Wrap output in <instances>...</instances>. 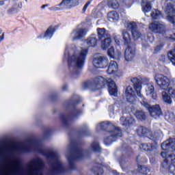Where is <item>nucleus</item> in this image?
I'll list each match as a JSON object with an SVG mask.
<instances>
[{"label": "nucleus", "instance_id": "nucleus-1", "mask_svg": "<svg viewBox=\"0 0 175 175\" xmlns=\"http://www.w3.org/2000/svg\"><path fill=\"white\" fill-rule=\"evenodd\" d=\"M37 151L46 157L49 163L51 175L66 173L68 170L61 163L58 152L43 148L40 142L36 139H28L18 144H0V175H42L44 162L42 159L36 157L30 160L25 166L21 161L11 158L15 152H31Z\"/></svg>", "mask_w": 175, "mask_h": 175}, {"label": "nucleus", "instance_id": "nucleus-2", "mask_svg": "<svg viewBox=\"0 0 175 175\" xmlns=\"http://www.w3.org/2000/svg\"><path fill=\"white\" fill-rule=\"evenodd\" d=\"M163 152H161L162 158H165L161 163L164 170L170 172V174L175 175V154H167V151H175V139H170L161 144Z\"/></svg>", "mask_w": 175, "mask_h": 175}, {"label": "nucleus", "instance_id": "nucleus-3", "mask_svg": "<svg viewBox=\"0 0 175 175\" xmlns=\"http://www.w3.org/2000/svg\"><path fill=\"white\" fill-rule=\"evenodd\" d=\"M69 54L72 55L68 58V68L70 70H72V72L76 73L77 68H83V66H84L85 58H87V54H88V49H83L79 51L77 48L74 46L69 51L68 50V47H66L64 53L65 57H69Z\"/></svg>", "mask_w": 175, "mask_h": 175}, {"label": "nucleus", "instance_id": "nucleus-4", "mask_svg": "<svg viewBox=\"0 0 175 175\" xmlns=\"http://www.w3.org/2000/svg\"><path fill=\"white\" fill-rule=\"evenodd\" d=\"M131 82L133 84L134 89L136 91L137 95L139 97L140 103L150 113L153 118H159L162 116V109L159 105L150 106L147 100L143 97L140 91H142V81L137 77L131 79Z\"/></svg>", "mask_w": 175, "mask_h": 175}, {"label": "nucleus", "instance_id": "nucleus-5", "mask_svg": "<svg viewBox=\"0 0 175 175\" xmlns=\"http://www.w3.org/2000/svg\"><path fill=\"white\" fill-rule=\"evenodd\" d=\"M101 129L102 131H107V137L105 138L104 143L106 146L111 144L113 142L117 140V137H122V131L118 127L113 125L109 122H103L97 125L96 129Z\"/></svg>", "mask_w": 175, "mask_h": 175}, {"label": "nucleus", "instance_id": "nucleus-6", "mask_svg": "<svg viewBox=\"0 0 175 175\" xmlns=\"http://www.w3.org/2000/svg\"><path fill=\"white\" fill-rule=\"evenodd\" d=\"M105 85H107L108 91L110 95L117 96L118 92L117 86L116 85L114 81H112V79L110 78L105 79L103 78V77H96L92 84V88L94 90V91H96V90H102Z\"/></svg>", "mask_w": 175, "mask_h": 175}, {"label": "nucleus", "instance_id": "nucleus-7", "mask_svg": "<svg viewBox=\"0 0 175 175\" xmlns=\"http://www.w3.org/2000/svg\"><path fill=\"white\" fill-rule=\"evenodd\" d=\"M68 149L70 152L67 156L68 165L70 169L73 170V169H75L76 167L75 162L78 159H83V158H84L85 152L75 142H71L70 146H68Z\"/></svg>", "mask_w": 175, "mask_h": 175}, {"label": "nucleus", "instance_id": "nucleus-8", "mask_svg": "<svg viewBox=\"0 0 175 175\" xmlns=\"http://www.w3.org/2000/svg\"><path fill=\"white\" fill-rule=\"evenodd\" d=\"M164 4V12L165 13L166 19L175 26V0H161Z\"/></svg>", "mask_w": 175, "mask_h": 175}, {"label": "nucleus", "instance_id": "nucleus-9", "mask_svg": "<svg viewBox=\"0 0 175 175\" xmlns=\"http://www.w3.org/2000/svg\"><path fill=\"white\" fill-rule=\"evenodd\" d=\"M154 80L157 85L161 90H166L169 88V85H170V79L162 74L156 75L154 76Z\"/></svg>", "mask_w": 175, "mask_h": 175}, {"label": "nucleus", "instance_id": "nucleus-10", "mask_svg": "<svg viewBox=\"0 0 175 175\" xmlns=\"http://www.w3.org/2000/svg\"><path fill=\"white\" fill-rule=\"evenodd\" d=\"M149 29L153 33L163 35L166 32V25L163 22L154 21L149 25Z\"/></svg>", "mask_w": 175, "mask_h": 175}, {"label": "nucleus", "instance_id": "nucleus-11", "mask_svg": "<svg viewBox=\"0 0 175 175\" xmlns=\"http://www.w3.org/2000/svg\"><path fill=\"white\" fill-rule=\"evenodd\" d=\"M136 57V44H131L128 45L124 51V59L127 62H131Z\"/></svg>", "mask_w": 175, "mask_h": 175}, {"label": "nucleus", "instance_id": "nucleus-12", "mask_svg": "<svg viewBox=\"0 0 175 175\" xmlns=\"http://www.w3.org/2000/svg\"><path fill=\"white\" fill-rule=\"evenodd\" d=\"M93 65L94 68L103 69L107 68V65H109V59L105 56L94 57L93 59Z\"/></svg>", "mask_w": 175, "mask_h": 175}, {"label": "nucleus", "instance_id": "nucleus-13", "mask_svg": "<svg viewBox=\"0 0 175 175\" xmlns=\"http://www.w3.org/2000/svg\"><path fill=\"white\" fill-rule=\"evenodd\" d=\"M83 113V111L80 109H74L71 112L70 116L68 115H61V118L64 125H68L70 122V118H78Z\"/></svg>", "mask_w": 175, "mask_h": 175}, {"label": "nucleus", "instance_id": "nucleus-14", "mask_svg": "<svg viewBox=\"0 0 175 175\" xmlns=\"http://www.w3.org/2000/svg\"><path fill=\"white\" fill-rule=\"evenodd\" d=\"M88 30L84 28H77L72 31L70 34L72 40H77L78 39H82L85 35H87Z\"/></svg>", "mask_w": 175, "mask_h": 175}, {"label": "nucleus", "instance_id": "nucleus-15", "mask_svg": "<svg viewBox=\"0 0 175 175\" xmlns=\"http://www.w3.org/2000/svg\"><path fill=\"white\" fill-rule=\"evenodd\" d=\"M168 94L166 92H162L163 100L168 105H172V98H175V90L172 88H168ZM171 96V97H170Z\"/></svg>", "mask_w": 175, "mask_h": 175}, {"label": "nucleus", "instance_id": "nucleus-16", "mask_svg": "<svg viewBox=\"0 0 175 175\" xmlns=\"http://www.w3.org/2000/svg\"><path fill=\"white\" fill-rule=\"evenodd\" d=\"M77 5H79L78 0H62L59 3V6H62L64 9H70L75 6H77Z\"/></svg>", "mask_w": 175, "mask_h": 175}, {"label": "nucleus", "instance_id": "nucleus-17", "mask_svg": "<svg viewBox=\"0 0 175 175\" xmlns=\"http://www.w3.org/2000/svg\"><path fill=\"white\" fill-rule=\"evenodd\" d=\"M126 97L129 103H133L136 100V94L131 86H128L126 89Z\"/></svg>", "mask_w": 175, "mask_h": 175}, {"label": "nucleus", "instance_id": "nucleus-18", "mask_svg": "<svg viewBox=\"0 0 175 175\" xmlns=\"http://www.w3.org/2000/svg\"><path fill=\"white\" fill-rule=\"evenodd\" d=\"M155 0H142L141 5L142 8V11L147 16V13L151 12V2H154Z\"/></svg>", "mask_w": 175, "mask_h": 175}, {"label": "nucleus", "instance_id": "nucleus-19", "mask_svg": "<svg viewBox=\"0 0 175 175\" xmlns=\"http://www.w3.org/2000/svg\"><path fill=\"white\" fill-rule=\"evenodd\" d=\"M120 120L122 122V125L123 126H131V125H135L136 122L135 118L131 116H129L126 118L124 117H121Z\"/></svg>", "mask_w": 175, "mask_h": 175}, {"label": "nucleus", "instance_id": "nucleus-20", "mask_svg": "<svg viewBox=\"0 0 175 175\" xmlns=\"http://www.w3.org/2000/svg\"><path fill=\"white\" fill-rule=\"evenodd\" d=\"M136 132L138 136H140L141 137L143 136L150 137V136H151V131L144 126H139Z\"/></svg>", "mask_w": 175, "mask_h": 175}, {"label": "nucleus", "instance_id": "nucleus-21", "mask_svg": "<svg viewBox=\"0 0 175 175\" xmlns=\"http://www.w3.org/2000/svg\"><path fill=\"white\" fill-rule=\"evenodd\" d=\"M118 71V64L115 61H111L108 69L107 70V73L108 75H114L116 72Z\"/></svg>", "mask_w": 175, "mask_h": 175}, {"label": "nucleus", "instance_id": "nucleus-22", "mask_svg": "<svg viewBox=\"0 0 175 175\" xmlns=\"http://www.w3.org/2000/svg\"><path fill=\"white\" fill-rule=\"evenodd\" d=\"M97 34L100 40H103V39L110 37L109 31H106L105 28H97Z\"/></svg>", "mask_w": 175, "mask_h": 175}, {"label": "nucleus", "instance_id": "nucleus-23", "mask_svg": "<svg viewBox=\"0 0 175 175\" xmlns=\"http://www.w3.org/2000/svg\"><path fill=\"white\" fill-rule=\"evenodd\" d=\"M154 91H155V88H154V83H147L146 89V95H152V99H157V94L154 93Z\"/></svg>", "mask_w": 175, "mask_h": 175}, {"label": "nucleus", "instance_id": "nucleus-24", "mask_svg": "<svg viewBox=\"0 0 175 175\" xmlns=\"http://www.w3.org/2000/svg\"><path fill=\"white\" fill-rule=\"evenodd\" d=\"M107 54L109 57L111 58H113V59H118L120 57H121V51H114V47L111 46L107 51Z\"/></svg>", "mask_w": 175, "mask_h": 175}, {"label": "nucleus", "instance_id": "nucleus-25", "mask_svg": "<svg viewBox=\"0 0 175 175\" xmlns=\"http://www.w3.org/2000/svg\"><path fill=\"white\" fill-rule=\"evenodd\" d=\"M139 148H141V150H144V151H154V150H155V148H157V146L152 143H144V144H142L139 146Z\"/></svg>", "mask_w": 175, "mask_h": 175}, {"label": "nucleus", "instance_id": "nucleus-26", "mask_svg": "<svg viewBox=\"0 0 175 175\" xmlns=\"http://www.w3.org/2000/svg\"><path fill=\"white\" fill-rule=\"evenodd\" d=\"M100 165L103 166V163H96L94 166L92 168L91 172L96 175L103 174V169L100 168Z\"/></svg>", "mask_w": 175, "mask_h": 175}, {"label": "nucleus", "instance_id": "nucleus-27", "mask_svg": "<svg viewBox=\"0 0 175 175\" xmlns=\"http://www.w3.org/2000/svg\"><path fill=\"white\" fill-rule=\"evenodd\" d=\"M122 36L124 42V44H126L127 46H129V44H135V43L131 42V34H129L126 30H122Z\"/></svg>", "mask_w": 175, "mask_h": 175}, {"label": "nucleus", "instance_id": "nucleus-28", "mask_svg": "<svg viewBox=\"0 0 175 175\" xmlns=\"http://www.w3.org/2000/svg\"><path fill=\"white\" fill-rule=\"evenodd\" d=\"M85 43L89 46V47H95V46L98 44V39L96 37L92 36L85 40Z\"/></svg>", "mask_w": 175, "mask_h": 175}, {"label": "nucleus", "instance_id": "nucleus-29", "mask_svg": "<svg viewBox=\"0 0 175 175\" xmlns=\"http://www.w3.org/2000/svg\"><path fill=\"white\" fill-rule=\"evenodd\" d=\"M150 16L152 17V20H160L163 17L162 12L158 10H153L150 13Z\"/></svg>", "mask_w": 175, "mask_h": 175}, {"label": "nucleus", "instance_id": "nucleus-30", "mask_svg": "<svg viewBox=\"0 0 175 175\" xmlns=\"http://www.w3.org/2000/svg\"><path fill=\"white\" fill-rule=\"evenodd\" d=\"M111 44V38L107 37V38H103L101 41V47L103 50H106L108 47L110 46Z\"/></svg>", "mask_w": 175, "mask_h": 175}, {"label": "nucleus", "instance_id": "nucleus-31", "mask_svg": "<svg viewBox=\"0 0 175 175\" xmlns=\"http://www.w3.org/2000/svg\"><path fill=\"white\" fill-rule=\"evenodd\" d=\"M107 17L109 21H118V18H120V15L117 12L112 11L107 14Z\"/></svg>", "mask_w": 175, "mask_h": 175}, {"label": "nucleus", "instance_id": "nucleus-32", "mask_svg": "<svg viewBox=\"0 0 175 175\" xmlns=\"http://www.w3.org/2000/svg\"><path fill=\"white\" fill-rule=\"evenodd\" d=\"M54 32H55V29L53 27H49L44 34L43 38H45L46 39H51L53 35H54Z\"/></svg>", "mask_w": 175, "mask_h": 175}, {"label": "nucleus", "instance_id": "nucleus-33", "mask_svg": "<svg viewBox=\"0 0 175 175\" xmlns=\"http://www.w3.org/2000/svg\"><path fill=\"white\" fill-rule=\"evenodd\" d=\"M168 59L172 62V65L175 66V46L174 49L172 51H170L167 53Z\"/></svg>", "mask_w": 175, "mask_h": 175}, {"label": "nucleus", "instance_id": "nucleus-34", "mask_svg": "<svg viewBox=\"0 0 175 175\" xmlns=\"http://www.w3.org/2000/svg\"><path fill=\"white\" fill-rule=\"evenodd\" d=\"M107 5L111 9H118L120 8V3L117 0H109Z\"/></svg>", "mask_w": 175, "mask_h": 175}, {"label": "nucleus", "instance_id": "nucleus-35", "mask_svg": "<svg viewBox=\"0 0 175 175\" xmlns=\"http://www.w3.org/2000/svg\"><path fill=\"white\" fill-rule=\"evenodd\" d=\"M163 134L161 131H157L152 133L151 131L150 135H149V138H150L152 140H157V139H159V137H162Z\"/></svg>", "mask_w": 175, "mask_h": 175}, {"label": "nucleus", "instance_id": "nucleus-36", "mask_svg": "<svg viewBox=\"0 0 175 175\" xmlns=\"http://www.w3.org/2000/svg\"><path fill=\"white\" fill-rule=\"evenodd\" d=\"M135 117L137 120L143 121L146 120V113L143 111L138 110L135 112Z\"/></svg>", "mask_w": 175, "mask_h": 175}, {"label": "nucleus", "instance_id": "nucleus-37", "mask_svg": "<svg viewBox=\"0 0 175 175\" xmlns=\"http://www.w3.org/2000/svg\"><path fill=\"white\" fill-rule=\"evenodd\" d=\"M91 150L94 152H100V147H99V144L98 142H93L91 145Z\"/></svg>", "mask_w": 175, "mask_h": 175}, {"label": "nucleus", "instance_id": "nucleus-38", "mask_svg": "<svg viewBox=\"0 0 175 175\" xmlns=\"http://www.w3.org/2000/svg\"><path fill=\"white\" fill-rule=\"evenodd\" d=\"M134 40H137L142 38V33L139 30H134L131 32Z\"/></svg>", "mask_w": 175, "mask_h": 175}, {"label": "nucleus", "instance_id": "nucleus-39", "mask_svg": "<svg viewBox=\"0 0 175 175\" xmlns=\"http://www.w3.org/2000/svg\"><path fill=\"white\" fill-rule=\"evenodd\" d=\"M127 29H129L132 33L133 31H136L137 29V25H136V23L134 22L128 23Z\"/></svg>", "mask_w": 175, "mask_h": 175}, {"label": "nucleus", "instance_id": "nucleus-40", "mask_svg": "<svg viewBox=\"0 0 175 175\" xmlns=\"http://www.w3.org/2000/svg\"><path fill=\"white\" fill-rule=\"evenodd\" d=\"M62 9H65V8L64 7L59 5V4H58L53 7H51L50 8V10H51L52 12H58L59 10H62Z\"/></svg>", "mask_w": 175, "mask_h": 175}, {"label": "nucleus", "instance_id": "nucleus-41", "mask_svg": "<svg viewBox=\"0 0 175 175\" xmlns=\"http://www.w3.org/2000/svg\"><path fill=\"white\" fill-rule=\"evenodd\" d=\"M141 167L140 173L142 174L147 175L148 174V173H150V168L147 167Z\"/></svg>", "mask_w": 175, "mask_h": 175}, {"label": "nucleus", "instance_id": "nucleus-42", "mask_svg": "<svg viewBox=\"0 0 175 175\" xmlns=\"http://www.w3.org/2000/svg\"><path fill=\"white\" fill-rule=\"evenodd\" d=\"M162 49H163V44H160L159 45H157L155 48H154V54H157V53H159V51H161V50H162Z\"/></svg>", "mask_w": 175, "mask_h": 175}, {"label": "nucleus", "instance_id": "nucleus-43", "mask_svg": "<svg viewBox=\"0 0 175 175\" xmlns=\"http://www.w3.org/2000/svg\"><path fill=\"white\" fill-rule=\"evenodd\" d=\"M80 102V96L75 95L73 97V100L72 101V105H76V103H79Z\"/></svg>", "mask_w": 175, "mask_h": 175}, {"label": "nucleus", "instance_id": "nucleus-44", "mask_svg": "<svg viewBox=\"0 0 175 175\" xmlns=\"http://www.w3.org/2000/svg\"><path fill=\"white\" fill-rule=\"evenodd\" d=\"M8 14H13L14 13H17V9L14 8H12L11 9L8 10Z\"/></svg>", "mask_w": 175, "mask_h": 175}, {"label": "nucleus", "instance_id": "nucleus-45", "mask_svg": "<svg viewBox=\"0 0 175 175\" xmlns=\"http://www.w3.org/2000/svg\"><path fill=\"white\" fill-rule=\"evenodd\" d=\"M90 5H91V1H88L85 5L83 6V13H85V10H87V8H88V6H90Z\"/></svg>", "mask_w": 175, "mask_h": 175}, {"label": "nucleus", "instance_id": "nucleus-46", "mask_svg": "<svg viewBox=\"0 0 175 175\" xmlns=\"http://www.w3.org/2000/svg\"><path fill=\"white\" fill-rule=\"evenodd\" d=\"M159 60L161 61V62H165V61H166V56L165 55H161L159 57Z\"/></svg>", "mask_w": 175, "mask_h": 175}, {"label": "nucleus", "instance_id": "nucleus-47", "mask_svg": "<svg viewBox=\"0 0 175 175\" xmlns=\"http://www.w3.org/2000/svg\"><path fill=\"white\" fill-rule=\"evenodd\" d=\"M172 40H175V33L172 34L170 37Z\"/></svg>", "mask_w": 175, "mask_h": 175}, {"label": "nucleus", "instance_id": "nucleus-48", "mask_svg": "<svg viewBox=\"0 0 175 175\" xmlns=\"http://www.w3.org/2000/svg\"><path fill=\"white\" fill-rule=\"evenodd\" d=\"M5 39V33H3L2 36L0 37V42L1 40H3Z\"/></svg>", "mask_w": 175, "mask_h": 175}, {"label": "nucleus", "instance_id": "nucleus-49", "mask_svg": "<svg viewBox=\"0 0 175 175\" xmlns=\"http://www.w3.org/2000/svg\"><path fill=\"white\" fill-rule=\"evenodd\" d=\"M62 90H63V91H66V90H68V85H64L62 87Z\"/></svg>", "mask_w": 175, "mask_h": 175}, {"label": "nucleus", "instance_id": "nucleus-50", "mask_svg": "<svg viewBox=\"0 0 175 175\" xmlns=\"http://www.w3.org/2000/svg\"><path fill=\"white\" fill-rule=\"evenodd\" d=\"M49 6V4H44L41 6V9H44V8H47Z\"/></svg>", "mask_w": 175, "mask_h": 175}, {"label": "nucleus", "instance_id": "nucleus-51", "mask_svg": "<svg viewBox=\"0 0 175 175\" xmlns=\"http://www.w3.org/2000/svg\"><path fill=\"white\" fill-rule=\"evenodd\" d=\"M3 5H5V1H0V6H3Z\"/></svg>", "mask_w": 175, "mask_h": 175}, {"label": "nucleus", "instance_id": "nucleus-52", "mask_svg": "<svg viewBox=\"0 0 175 175\" xmlns=\"http://www.w3.org/2000/svg\"><path fill=\"white\" fill-rule=\"evenodd\" d=\"M112 174L113 175H118V174L117 173V171H113Z\"/></svg>", "mask_w": 175, "mask_h": 175}, {"label": "nucleus", "instance_id": "nucleus-53", "mask_svg": "<svg viewBox=\"0 0 175 175\" xmlns=\"http://www.w3.org/2000/svg\"><path fill=\"white\" fill-rule=\"evenodd\" d=\"M139 158H140V156L137 157V162H139Z\"/></svg>", "mask_w": 175, "mask_h": 175}, {"label": "nucleus", "instance_id": "nucleus-54", "mask_svg": "<svg viewBox=\"0 0 175 175\" xmlns=\"http://www.w3.org/2000/svg\"><path fill=\"white\" fill-rule=\"evenodd\" d=\"M142 46H143V47H147V46H148V45H146V46H145L144 44H142Z\"/></svg>", "mask_w": 175, "mask_h": 175}, {"label": "nucleus", "instance_id": "nucleus-55", "mask_svg": "<svg viewBox=\"0 0 175 175\" xmlns=\"http://www.w3.org/2000/svg\"><path fill=\"white\" fill-rule=\"evenodd\" d=\"M84 86H85V88L87 87V83H84Z\"/></svg>", "mask_w": 175, "mask_h": 175}, {"label": "nucleus", "instance_id": "nucleus-56", "mask_svg": "<svg viewBox=\"0 0 175 175\" xmlns=\"http://www.w3.org/2000/svg\"><path fill=\"white\" fill-rule=\"evenodd\" d=\"M2 33V29H0V34Z\"/></svg>", "mask_w": 175, "mask_h": 175}, {"label": "nucleus", "instance_id": "nucleus-57", "mask_svg": "<svg viewBox=\"0 0 175 175\" xmlns=\"http://www.w3.org/2000/svg\"><path fill=\"white\" fill-rule=\"evenodd\" d=\"M40 38H42V36H38V39H40Z\"/></svg>", "mask_w": 175, "mask_h": 175}, {"label": "nucleus", "instance_id": "nucleus-58", "mask_svg": "<svg viewBox=\"0 0 175 175\" xmlns=\"http://www.w3.org/2000/svg\"><path fill=\"white\" fill-rule=\"evenodd\" d=\"M25 2H28V0H25Z\"/></svg>", "mask_w": 175, "mask_h": 175}, {"label": "nucleus", "instance_id": "nucleus-59", "mask_svg": "<svg viewBox=\"0 0 175 175\" xmlns=\"http://www.w3.org/2000/svg\"><path fill=\"white\" fill-rule=\"evenodd\" d=\"M152 161V159L150 160V161Z\"/></svg>", "mask_w": 175, "mask_h": 175}]
</instances>
